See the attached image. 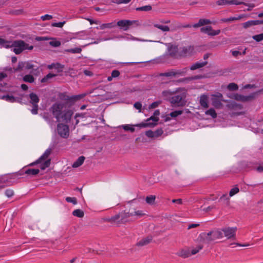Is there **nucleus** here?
<instances>
[{"mask_svg": "<svg viewBox=\"0 0 263 263\" xmlns=\"http://www.w3.org/2000/svg\"><path fill=\"white\" fill-rule=\"evenodd\" d=\"M40 172L39 169L29 168L25 171V174L28 175L34 176L37 175Z\"/></svg>", "mask_w": 263, "mask_h": 263, "instance_id": "393cba45", "label": "nucleus"}, {"mask_svg": "<svg viewBox=\"0 0 263 263\" xmlns=\"http://www.w3.org/2000/svg\"><path fill=\"white\" fill-rule=\"evenodd\" d=\"M5 195L8 197H11L14 195V192L12 190L7 189L5 192Z\"/></svg>", "mask_w": 263, "mask_h": 263, "instance_id": "a18cd8bd", "label": "nucleus"}, {"mask_svg": "<svg viewBox=\"0 0 263 263\" xmlns=\"http://www.w3.org/2000/svg\"><path fill=\"white\" fill-rule=\"evenodd\" d=\"M176 255L182 258H187L191 256L190 250L187 249H182L178 251Z\"/></svg>", "mask_w": 263, "mask_h": 263, "instance_id": "dca6fc26", "label": "nucleus"}, {"mask_svg": "<svg viewBox=\"0 0 263 263\" xmlns=\"http://www.w3.org/2000/svg\"><path fill=\"white\" fill-rule=\"evenodd\" d=\"M56 76V74H52V73H49L45 77H44L42 80V82H46L48 79H51L53 77H54Z\"/></svg>", "mask_w": 263, "mask_h": 263, "instance_id": "c03bdc74", "label": "nucleus"}, {"mask_svg": "<svg viewBox=\"0 0 263 263\" xmlns=\"http://www.w3.org/2000/svg\"><path fill=\"white\" fill-rule=\"evenodd\" d=\"M229 5H239L241 4H244L243 2H239L237 0H231L229 1Z\"/></svg>", "mask_w": 263, "mask_h": 263, "instance_id": "603ef678", "label": "nucleus"}, {"mask_svg": "<svg viewBox=\"0 0 263 263\" xmlns=\"http://www.w3.org/2000/svg\"><path fill=\"white\" fill-rule=\"evenodd\" d=\"M160 103L161 102L159 101L154 102L149 105V108H156L157 107H158L159 106V105L160 104Z\"/></svg>", "mask_w": 263, "mask_h": 263, "instance_id": "6e6d98bb", "label": "nucleus"}, {"mask_svg": "<svg viewBox=\"0 0 263 263\" xmlns=\"http://www.w3.org/2000/svg\"><path fill=\"white\" fill-rule=\"evenodd\" d=\"M65 23V22H59V23H54L52 24V26L53 27L61 28L63 26Z\"/></svg>", "mask_w": 263, "mask_h": 263, "instance_id": "4d7b16f0", "label": "nucleus"}, {"mask_svg": "<svg viewBox=\"0 0 263 263\" xmlns=\"http://www.w3.org/2000/svg\"><path fill=\"white\" fill-rule=\"evenodd\" d=\"M6 48H13V52L16 54H20L24 50H31L33 48L32 45H29L22 40L8 41L3 39L2 46Z\"/></svg>", "mask_w": 263, "mask_h": 263, "instance_id": "7ed1b4c3", "label": "nucleus"}, {"mask_svg": "<svg viewBox=\"0 0 263 263\" xmlns=\"http://www.w3.org/2000/svg\"><path fill=\"white\" fill-rule=\"evenodd\" d=\"M228 0H218L216 2V4L219 6L229 5Z\"/></svg>", "mask_w": 263, "mask_h": 263, "instance_id": "09e8293b", "label": "nucleus"}, {"mask_svg": "<svg viewBox=\"0 0 263 263\" xmlns=\"http://www.w3.org/2000/svg\"><path fill=\"white\" fill-rule=\"evenodd\" d=\"M209 97L206 95H202L200 97L199 103L202 107L207 108L209 107Z\"/></svg>", "mask_w": 263, "mask_h": 263, "instance_id": "2eb2a0df", "label": "nucleus"}, {"mask_svg": "<svg viewBox=\"0 0 263 263\" xmlns=\"http://www.w3.org/2000/svg\"><path fill=\"white\" fill-rule=\"evenodd\" d=\"M200 237L205 243H210L217 239H220L223 237L222 233L219 230L210 232L209 233H202Z\"/></svg>", "mask_w": 263, "mask_h": 263, "instance_id": "39448f33", "label": "nucleus"}, {"mask_svg": "<svg viewBox=\"0 0 263 263\" xmlns=\"http://www.w3.org/2000/svg\"><path fill=\"white\" fill-rule=\"evenodd\" d=\"M85 96V94L79 95L75 96L73 97V99L74 100H80V99L83 98Z\"/></svg>", "mask_w": 263, "mask_h": 263, "instance_id": "680f3d73", "label": "nucleus"}, {"mask_svg": "<svg viewBox=\"0 0 263 263\" xmlns=\"http://www.w3.org/2000/svg\"><path fill=\"white\" fill-rule=\"evenodd\" d=\"M85 160L84 156L80 157L72 164V166L73 168H77L81 166Z\"/></svg>", "mask_w": 263, "mask_h": 263, "instance_id": "aec40b11", "label": "nucleus"}, {"mask_svg": "<svg viewBox=\"0 0 263 263\" xmlns=\"http://www.w3.org/2000/svg\"><path fill=\"white\" fill-rule=\"evenodd\" d=\"M152 9V7L150 5H147L142 6L141 7H138L136 8L137 11H148Z\"/></svg>", "mask_w": 263, "mask_h": 263, "instance_id": "f704fd0d", "label": "nucleus"}, {"mask_svg": "<svg viewBox=\"0 0 263 263\" xmlns=\"http://www.w3.org/2000/svg\"><path fill=\"white\" fill-rule=\"evenodd\" d=\"M222 95L220 93H217L212 95L211 101L212 105L217 109L222 108Z\"/></svg>", "mask_w": 263, "mask_h": 263, "instance_id": "0eeeda50", "label": "nucleus"}, {"mask_svg": "<svg viewBox=\"0 0 263 263\" xmlns=\"http://www.w3.org/2000/svg\"><path fill=\"white\" fill-rule=\"evenodd\" d=\"M33 67V65L29 62H26L25 68L27 69H30Z\"/></svg>", "mask_w": 263, "mask_h": 263, "instance_id": "338daca9", "label": "nucleus"}, {"mask_svg": "<svg viewBox=\"0 0 263 263\" xmlns=\"http://www.w3.org/2000/svg\"><path fill=\"white\" fill-rule=\"evenodd\" d=\"M178 48L176 46H171L168 48V52L170 55L172 56L176 57Z\"/></svg>", "mask_w": 263, "mask_h": 263, "instance_id": "a878e982", "label": "nucleus"}, {"mask_svg": "<svg viewBox=\"0 0 263 263\" xmlns=\"http://www.w3.org/2000/svg\"><path fill=\"white\" fill-rule=\"evenodd\" d=\"M252 26H254L253 20L249 21L246 22H245V23L242 24V26L245 28H247L250 27H251Z\"/></svg>", "mask_w": 263, "mask_h": 263, "instance_id": "58836bf2", "label": "nucleus"}, {"mask_svg": "<svg viewBox=\"0 0 263 263\" xmlns=\"http://www.w3.org/2000/svg\"><path fill=\"white\" fill-rule=\"evenodd\" d=\"M245 15H240L237 17H231L228 18H222L220 20L221 22H228L234 21H237L241 19L242 18L246 17Z\"/></svg>", "mask_w": 263, "mask_h": 263, "instance_id": "412c9836", "label": "nucleus"}, {"mask_svg": "<svg viewBox=\"0 0 263 263\" xmlns=\"http://www.w3.org/2000/svg\"><path fill=\"white\" fill-rule=\"evenodd\" d=\"M49 45L54 47H58L61 45V43L59 41L55 39H52V40L49 42Z\"/></svg>", "mask_w": 263, "mask_h": 263, "instance_id": "2f4dec72", "label": "nucleus"}, {"mask_svg": "<svg viewBox=\"0 0 263 263\" xmlns=\"http://www.w3.org/2000/svg\"><path fill=\"white\" fill-rule=\"evenodd\" d=\"M154 132V138H157L160 136L163 133V130L161 129H158Z\"/></svg>", "mask_w": 263, "mask_h": 263, "instance_id": "49530a36", "label": "nucleus"}, {"mask_svg": "<svg viewBox=\"0 0 263 263\" xmlns=\"http://www.w3.org/2000/svg\"><path fill=\"white\" fill-rule=\"evenodd\" d=\"M82 51L81 48H75L73 49H69L65 50V52H71L73 53H80Z\"/></svg>", "mask_w": 263, "mask_h": 263, "instance_id": "e433bc0d", "label": "nucleus"}, {"mask_svg": "<svg viewBox=\"0 0 263 263\" xmlns=\"http://www.w3.org/2000/svg\"><path fill=\"white\" fill-rule=\"evenodd\" d=\"M203 247L202 246H198L196 248H193L192 249L191 251H190L191 252V256L192 255H195L197 254L200 250H201L202 249Z\"/></svg>", "mask_w": 263, "mask_h": 263, "instance_id": "72a5a7b5", "label": "nucleus"}, {"mask_svg": "<svg viewBox=\"0 0 263 263\" xmlns=\"http://www.w3.org/2000/svg\"><path fill=\"white\" fill-rule=\"evenodd\" d=\"M173 203H175L178 204H182V200L181 199H173L172 200Z\"/></svg>", "mask_w": 263, "mask_h": 263, "instance_id": "69168bd1", "label": "nucleus"}, {"mask_svg": "<svg viewBox=\"0 0 263 263\" xmlns=\"http://www.w3.org/2000/svg\"><path fill=\"white\" fill-rule=\"evenodd\" d=\"M51 152V149L48 148L43 155L33 164H40V168L42 170H44L47 167H49L50 164V160L48 159V156L50 155Z\"/></svg>", "mask_w": 263, "mask_h": 263, "instance_id": "423d86ee", "label": "nucleus"}, {"mask_svg": "<svg viewBox=\"0 0 263 263\" xmlns=\"http://www.w3.org/2000/svg\"><path fill=\"white\" fill-rule=\"evenodd\" d=\"M2 99L11 102H13L15 101V98L13 96L9 95L4 96Z\"/></svg>", "mask_w": 263, "mask_h": 263, "instance_id": "ea45409f", "label": "nucleus"}, {"mask_svg": "<svg viewBox=\"0 0 263 263\" xmlns=\"http://www.w3.org/2000/svg\"><path fill=\"white\" fill-rule=\"evenodd\" d=\"M205 114L207 116H211L212 118L214 119L217 117V114L213 108H210L205 111Z\"/></svg>", "mask_w": 263, "mask_h": 263, "instance_id": "b1692460", "label": "nucleus"}, {"mask_svg": "<svg viewBox=\"0 0 263 263\" xmlns=\"http://www.w3.org/2000/svg\"><path fill=\"white\" fill-rule=\"evenodd\" d=\"M253 39L257 42H260L263 40V33L253 36Z\"/></svg>", "mask_w": 263, "mask_h": 263, "instance_id": "a19ab883", "label": "nucleus"}, {"mask_svg": "<svg viewBox=\"0 0 263 263\" xmlns=\"http://www.w3.org/2000/svg\"><path fill=\"white\" fill-rule=\"evenodd\" d=\"M154 26L156 28L160 29L161 30L164 32H167L170 31V28L167 26L155 24L154 25Z\"/></svg>", "mask_w": 263, "mask_h": 263, "instance_id": "bb28decb", "label": "nucleus"}, {"mask_svg": "<svg viewBox=\"0 0 263 263\" xmlns=\"http://www.w3.org/2000/svg\"><path fill=\"white\" fill-rule=\"evenodd\" d=\"M199 21L200 22V24L201 25V26L204 25L210 24L211 23V21L208 19H200L199 20Z\"/></svg>", "mask_w": 263, "mask_h": 263, "instance_id": "8fccbe9b", "label": "nucleus"}, {"mask_svg": "<svg viewBox=\"0 0 263 263\" xmlns=\"http://www.w3.org/2000/svg\"><path fill=\"white\" fill-rule=\"evenodd\" d=\"M236 230V227H227L223 228L220 231L222 232L223 237L225 236L228 239H231L235 238Z\"/></svg>", "mask_w": 263, "mask_h": 263, "instance_id": "6e6552de", "label": "nucleus"}, {"mask_svg": "<svg viewBox=\"0 0 263 263\" xmlns=\"http://www.w3.org/2000/svg\"><path fill=\"white\" fill-rule=\"evenodd\" d=\"M26 62H20L18 63L17 67L15 69V71L20 70L25 67Z\"/></svg>", "mask_w": 263, "mask_h": 263, "instance_id": "de8ad7c7", "label": "nucleus"}, {"mask_svg": "<svg viewBox=\"0 0 263 263\" xmlns=\"http://www.w3.org/2000/svg\"><path fill=\"white\" fill-rule=\"evenodd\" d=\"M23 80L25 82H29V83H32L34 81V79L32 76L28 74V75H26L24 77Z\"/></svg>", "mask_w": 263, "mask_h": 263, "instance_id": "473e14b6", "label": "nucleus"}, {"mask_svg": "<svg viewBox=\"0 0 263 263\" xmlns=\"http://www.w3.org/2000/svg\"><path fill=\"white\" fill-rule=\"evenodd\" d=\"M239 188L237 187H235L230 190V193H229V196L230 197H232L233 196L237 194L239 192Z\"/></svg>", "mask_w": 263, "mask_h": 263, "instance_id": "4c0bfd02", "label": "nucleus"}, {"mask_svg": "<svg viewBox=\"0 0 263 263\" xmlns=\"http://www.w3.org/2000/svg\"><path fill=\"white\" fill-rule=\"evenodd\" d=\"M57 131L59 135L63 138H67L69 136V130L67 125L59 123L57 126Z\"/></svg>", "mask_w": 263, "mask_h": 263, "instance_id": "1a4fd4ad", "label": "nucleus"}, {"mask_svg": "<svg viewBox=\"0 0 263 263\" xmlns=\"http://www.w3.org/2000/svg\"><path fill=\"white\" fill-rule=\"evenodd\" d=\"M134 107L137 109H139V112H141V107H142V104L141 103L139 102H136L135 104H134Z\"/></svg>", "mask_w": 263, "mask_h": 263, "instance_id": "052dcab7", "label": "nucleus"}, {"mask_svg": "<svg viewBox=\"0 0 263 263\" xmlns=\"http://www.w3.org/2000/svg\"><path fill=\"white\" fill-rule=\"evenodd\" d=\"M72 214L73 216L79 218H82L84 215L83 211L80 209H77L74 210L72 212Z\"/></svg>", "mask_w": 263, "mask_h": 263, "instance_id": "cd10ccee", "label": "nucleus"}, {"mask_svg": "<svg viewBox=\"0 0 263 263\" xmlns=\"http://www.w3.org/2000/svg\"><path fill=\"white\" fill-rule=\"evenodd\" d=\"M31 100V103L32 105L37 104L39 101V99L36 95L33 93H31L29 95Z\"/></svg>", "mask_w": 263, "mask_h": 263, "instance_id": "5701e85b", "label": "nucleus"}, {"mask_svg": "<svg viewBox=\"0 0 263 263\" xmlns=\"http://www.w3.org/2000/svg\"><path fill=\"white\" fill-rule=\"evenodd\" d=\"M131 0H116V3L117 4H127L129 3Z\"/></svg>", "mask_w": 263, "mask_h": 263, "instance_id": "0e129e2a", "label": "nucleus"}, {"mask_svg": "<svg viewBox=\"0 0 263 263\" xmlns=\"http://www.w3.org/2000/svg\"><path fill=\"white\" fill-rule=\"evenodd\" d=\"M159 117L153 115L146 120V123L139 124L136 125L135 126L139 127L155 126L157 124V122L159 121Z\"/></svg>", "mask_w": 263, "mask_h": 263, "instance_id": "f8f14e48", "label": "nucleus"}, {"mask_svg": "<svg viewBox=\"0 0 263 263\" xmlns=\"http://www.w3.org/2000/svg\"><path fill=\"white\" fill-rule=\"evenodd\" d=\"M174 96L170 98V103L174 106H183L185 104V100L186 97V90L182 88H178L175 90Z\"/></svg>", "mask_w": 263, "mask_h": 263, "instance_id": "20e7f679", "label": "nucleus"}, {"mask_svg": "<svg viewBox=\"0 0 263 263\" xmlns=\"http://www.w3.org/2000/svg\"><path fill=\"white\" fill-rule=\"evenodd\" d=\"M182 113H183V111L182 110H175V111H174L171 112L170 114L167 115V117L166 118L165 120L166 121L170 120H171V118H176L177 116L181 115Z\"/></svg>", "mask_w": 263, "mask_h": 263, "instance_id": "a211bd4d", "label": "nucleus"}, {"mask_svg": "<svg viewBox=\"0 0 263 263\" xmlns=\"http://www.w3.org/2000/svg\"><path fill=\"white\" fill-rule=\"evenodd\" d=\"M187 70V68L182 69L172 70L170 71L163 73L162 76L165 77H179L184 76Z\"/></svg>", "mask_w": 263, "mask_h": 263, "instance_id": "9d476101", "label": "nucleus"}, {"mask_svg": "<svg viewBox=\"0 0 263 263\" xmlns=\"http://www.w3.org/2000/svg\"><path fill=\"white\" fill-rule=\"evenodd\" d=\"M64 104L55 103L51 107V110L58 122L68 123L70 120L73 112L68 109H64Z\"/></svg>", "mask_w": 263, "mask_h": 263, "instance_id": "f03ea898", "label": "nucleus"}, {"mask_svg": "<svg viewBox=\"0 0 263 263\" xmlns=\"http://www.w3.org/2000/svg\"><path fill=\"white\" fill-rule=\"evenodd\" d=\"M156 199V196L155 195H150L147 196L146 198V202L149 204H153Z\"/></svg>", "mask_w": 263, "mask_h": 263, "instance_id": "c85d7f7f", "label": "nucleus"}, {"mask_svg": "<svg viewBox=\"0 0 263 263\" xmlns=\"http://www.w3.org/2000/svg\"><path fill=\"white\" fill-rule=\"evenodd\" d=\"M134 24H138L137 21L121 20L117 22V25L124 31L127 30L129 27Z\"/></svg>", "mask_w": 263, "mask_h": 263, "instance_id": "9b49d317", "label": "nucleus"}, {"mask_svg": "<svg viewBox=\"0 0 263 263\" xmlns=\"http://www.w3.org/2000/svg\"><path fill=\"white\" fill-rule=\"evenodd\" d=\"M200 30L202 32L205 33L211 36H215L218 35L220 32V30H214L212 29L211 26H209L201 28Z\"/></svg>", "mask_w": 263, "mask_h": 263, "instance_id": "ddd939ff", "label": "nucleus"}, {"mask_svg": "<svg viewBox=\"0 0 263 263\" xmlns=\"http://www.w3.org/2000/svg\"><path fill=\"white\" fill-rule=\"evenodd\" d=\"M152 240V237H147L142 240H140L138 243L137 245L139 246H143L144 245H146L149 243Z\"/></svg>", "mask_w": 263, "mask_h": 263, "instance_id": "4be33fe9", "label": "nucleus"}, {"mask_svg": "<svg viewBox=\"0 0 263 263\" xmlns=\"http://www.w3.org/2000/svg\"><path fill=\"white\" fill-rule=\"evenodd\" d=\"M145 135L149 138H154V132L152 130H148L145 132Z\"/></svg>", "mask_w": 263, "mask_h": 263, "instance_id": "13d9d810", "label": "nucleus"}, {"mask_svg": "<svg viewBox=\"0 0 263 263\" xmlns=\"http://www.w3.org/2000/svg\"><path fill=\"white\" fill-rule=\"evenodd\" d=\"M114 27V25L112 23H107V24H102L99 27H97V29H104L105 28H111Z\"/></svg>", "mask_w": 263, "mask_h": 263, "instance_id": "7c9ffc66", "label": "nucleus"}, {"mask_svg": "<svg viewBox=\"0 0 263 263\" xmlns=\"http://www.w3.org/2000/svg\"><path fill=\"white\" fill-rule=\"evenodd\" d=\"M121 127L126 131H130L131 132H134L135 131V128L134 126L130 124H125L122 125Z\"/></svg>", "mask_w": 263, "mask_h": 263, "instance_id": "c756f323", "label": "nucleus"}, {"mask_svg": "<svg viewBox=\"0 0 263 263\" xmlns=\"http://www.w3.org/2000/svg\"><path fill=\"white\" fill-rule=\"evenodd\" d=\"M66 201L68 202L72 203L74 205L77 203V200L75 197H67L66 198Z\"/></svg>", "mask_w": 263, "mask_h": 263, "instance_id": "79ce46f5", "label": "nucleus"}, {"mask_svg": "<svg viewBox=\"0 0 263 263\" xmlns=\"http://www.w3.org/2000/svg\"><path fill=\"white\" fill-rule=\"evenodd\" d=\"M254 25H257L259 24H263V20L259 21V20H253Z\"/></svg>", "mask_w": 263, "mask_h": 263, "instance_id": "774afa93", "label": "nucleus"}, {"mask_svg": "<svg viewBox=\"0 0 263 263\" xmlns=\"http://www.w3.org/2000/svg\"><path fill=\"white\" fill-rule=\"evenodd\" d=\"M235 98L237 100L246 101L249 99L250 97H246L240 95H235Z\"/></svg>", "mask_w": 263, "mask_h": 263, "instance_id": "c9c22d12", "label": "nucleus"}, {"mask_svg": "<svg viewBox=\"0 0 263 263\" xmlns=\"http://www.w3.org/2000/svg\"><path fill=\"white\" fill-rule=\"evenodd\" d=\"M32 105L33 108L31 109V111L32 114L36 115L37 114L38 105L37 104H34Z\"/></svg>", "mask_w": 263, "mask_h": 263, "instance_id": "864d4df0", "label": "nucleus"}, {"mask_svg": "<svg viewBox=\"0 0 263 263\" xmlns=\"http://www.w3.org/2000/svg\"><path fill=\"white\" fill-rule=\"evenodd\" d=\"M52 18V16L50 15L46 14L41 16V19L43 21L50 20Z\"/></svg>", "mask_w": 263, "mask_h": 263, "instance_id": "bf43d9fd", "label": "nucleus"}, {"mask_svg": "<svg viewBox=\"0 0 263 263\" xmlns=\"http://www.w3.org/2000/svg\"><path fill=\"white\" fill-rule=\"evenodd\" d=\"M78 36L77 37V38H78L79 39H86L85 36L87 35V34L86 32L82 31V32H81L79 33H78Z\"/></svg>", "mask_w": 263, "mask_h": 263, "instance_id": "3c124183", "label": "nucleus"}, {"mask_svg": "<svg viewBox=\"0 0 263 263\" xmlns=\"http://www.w3.org/2000/svg\"><path fill=\"white\" fill-rule=\"evenodd\" d=\"M228 88L229 90H235L238 89V86L237 84L232 83L229 84V85L228 86Z\"/></svg>", "mask_w": 263, "mask_h": 263, "instance_id": "37998d69", "label": "nucleus"}, {"mask_svg": "<svg viewBox=\"0 0 263 263\" xmlns=\"http://www.w3.org/2000/svg\"><path fill=\"white\" fill-rule=\"evenodd\" d=\"M111 75L113 78H117L120 75V72L117 70H114L111 72Z\"/></svg>", "mask_w": 263, "mask_h": 263, "instance_id": "5fc2aeb1", "label": "nucleus"}, {"mask_svg": "<svg viewBox=\"0 0 263 263\" xmlns=\"http://www.w3.org/2000/svg\"><path fill=\"white\" fill-rule=\"evenodd\" d=\"M194 52V48L192 46L183 47L179 51V55L187 57L192 55Z\"/></svg>", "mask_w": 263, "mask_h": 263, "instance_id": "4468645a", "label": "nucleus"}, {"mask_svg": "<svg viewBox=\"0 0 263 263\" xmlns=\"http://www.w3.org/2000/svg\"><path fill=\"white\" fill-rule=\"evenodd\" d=\"M142 210L130 209L128 211L126 210L111 217L112 221L117 223H124L132 221L145 215Z\"/></svg>", "mask_w": 263, "mask_h": 263, "instance_id": "f257e3e1", "label": "nucleus"}, {"mask_svg": "<svg viewBox=\"0 0 263 263\" xmlns=\"http://www.w3.org/2000/svg\"><path fill=\"white\" fill-rule=\"evenodd\" d=\"M199 226V224L198 223H192L190 224L188 226L187 229L190 230L193 228H196Z\"/></svg>", "mask_w": 263, "mask_h": 263, "instance_id": "e2e57ef3", "label": "nucleus"}, {"mask_svg": "<svg viewBox=\"0 0 263 263\" xmlns=\"http://www.w3.org/2000/svg\"><path fill=\"white\" fill-rule=\"evenodd\" d=\"M175 92V90L173 91H171L170 90H164L162 92V97L166 100L169 99L170 101V98L172 97V96H173Z\"/></svg>", "mask_w": 263, "mask_h": 263, "instance_id": "f3484780", "label": "nucleus"}, {"mask_svg": "<svg viewBox=\"0 0 263 263\" xmlns=\"http://www.w3.org/2000/svg\"><path fill=\"white\" fill-rule=\"evenodd\" d=\"M206 63H207L206 62H196V63L193 64L191 66L190 69L192 70L197 69L198 68H201V67H203L204 65H205L206 64Z\"/></svg>", "mask_w": 263, "mask_h": 263, "instance_id": "6ab92c4d", "label": "nucleus"}]
</instances>
